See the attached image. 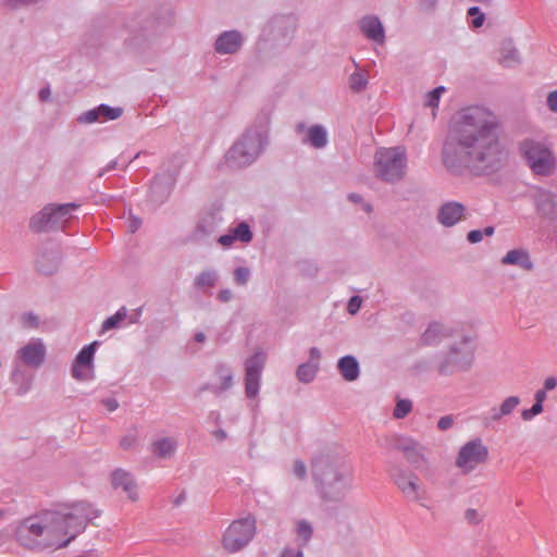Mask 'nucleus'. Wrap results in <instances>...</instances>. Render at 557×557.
Listing matches in <instances>:
<instances>
[{
  "instance_id": "obj_23",
  "label": "nucleus",
  "mask_w": 557,
  "mask_h": 557,
  "mask_svg": "<svg viewBox=\"0 0 557 557\" xmlns=\"http://www.w3.org/2000/svg\"><path fill=\"white\" fill-rule=\"evenodd\" d=\"M337 370L347 382L356 381L360 375V364L358 359L352 355H346L338 359Z\"/></svg>"
},
{
  "instance_id": "obj_53",
  "label": "nucleus",
  "mask_w": 557,
  "mask_h": 557,
  "mask_svg": "<svg viewBox=\"0 0 557 557\" xmlns=\"http://www.w3.org/2000/svg\"><path fill=\"white\" fill-rule=\"evenodd\" d=\"M234 242H236V239H235L234 234H233L232 231H230V233H227V234L221 235L218 238V243L221 244L224 247L232 246L234 244Z\"/></svg>"
},
{
  "instance_id": "obj_19",
  "label": "nucleus",
  "mask_w": 557,
  "mask_h": 557,
  "mask_svg": "<svg viewBox=\"0 0 557 557\" xmlns=\"http://www.w3.org/2000/svg\"><path fill=\"white\" fill-rule=\"evenodd\" d=\"M467 209L459 201H447L443 203L436 214V220L445 227L456 225L462 218H465Z\"/></svg>"
},
{
  "instance_id": "obj_54",
  "label": "nucleus",
  "mask_w": 557,
  "mask_h": 557,
  "mask_svg": "<svg viewBox=\"0 0 557 557\" xmlns=\"http://www.w3.org/2000/svg\"><path fill=\"white\" fill-rule=\"evenodd\" d=\"M440 98L437 94L433 92L432 90L429 91L426 94V100H425V106L426 107H431V108H435L438 106V102H440Z\"/></svg>"
},
{
  "instance_id": "obj_24",
  "label": "nucleus",
  "mask_w": 557,
  "mask_h": 557,
  "mask_svg": "<svg viewBox=\"0 0 557 557\" xmlns=\"http://www.w3.org/2000/svg\"><path fill=\"white\" fill-rule=\"evenodd\" d=\"M219 278L220 275L215 269H205L194 278V287L203 294H209L208 290L216 285Z\"/></svg>"
},
{
  "instance_id": "obj_39",
  "label": "nucleus",
  "mask_w": 557,
  "mask_h": 557,
  "mask_svg": "<svg viewBox=\"0 0 557 557\" xmlns=\"http://www.w3.org/2000/svg\"><path fill=\"white\" fill-rule=\"evenodd\" d=\"M348 81L349 87L354 92H361L368 85V78L366 74L361 72H354L350 74Z\"/></svg>"
},
{
  "instance_id": "obj_43",
  "label": "nucleus",
  "mask_w": 557,
  "mask_h": 557,
  "mask_svg": "<svg viewBox=\"0 0 557 557\" xmlns=\"http://www.w3.org/2000/svg\"><path fill=\"white\" fill-rule=\"evenodd\" d=\"M250 275V270L246 267H238L233 272L234 282L240 286H244L248 283Z\"/></svg>"
},
{
  "instance_id": "obj_59",
  "label": "nucleus",
  "mask_w": 557,
  "mask_h": 557,
  "mask_svg": "<svg viewBox=\"0 0 557 557\" xmlns=\"http://www.w3.org/2000/svg\"><path fill=\"white\" fill-rule=\"evenodd\" d=\"M38 98L41 102H47L51 98V90L49 86L42 87L38 92Z\"/></svg>"
},
{
  "instance_id": "obj_4",
  "label": "nucleus",
  "mask_w": 557,
  "mask_h": 557,
  "mask_svg": "<svg viewBox=\"0 0 557 557\" xmlns=\"http://www.w3.org/2000/svg\"><path fill=\"white\" fill-rule=\"evenodd\" d=\"M263 123L248 127L233 144L225 154L230 168L242 169L250 165L259 157L267 145L268 116H262Z\"/></svg>"
},
{
  "instance_id": "obj_58",
  "label": "nucleus",
  "mask_w": 557,
  "mask_h": 557,
  "mask_svg": "<svg viewBox=\"0 0 557 557\" xmlns=\"http://www.w3.org/2000/svg\"><path fill=\"white\" fill-rule=\"evenodd\" d=\"M101 404L109 410L114 411L119 408V401L115 398H106L101 400Z\"/></svg>"
},
{
  "instance_id": "obj_51",
  "label": "nucleus",
  "mask_w": 557,
  "mask_h": 557,
  "mask_svg": "<svg viewBox=\"0 0 557 557\" xmlns=\"http://www.w3.org/2000/svg\"><path fill=\"white\" fill-rule=\"evenodd\" d=\"M546 103L550 111L557 113V89L547 95Z\"/></svg>"
},
{
  "instance_id": "obj_31",
  "label": "nucleus",
  "mask_w": 557,
  "mask_h": 557,
  "mask_svg": "<svg viewBox=\"0 0 557 557\" xmlns=\"http://www.w3.org/2000/svg\"><path fill=\"white\" fill-rule=\"evenodd\" d=\"M295 532L299 541L298 548L302 549L309 544L313 535V528L309 521L301 519L296 522Z\"/></svg>"
},
{
  "instance_id": "obj_32",
  "label": "nucleus",
  "mask_w": 557,
  "mask_h": 557,
  "mask_svg": "<svg viewBox=\"0 0 557 557\" xmlns=\"http://www.w3.org/2000/svg\"><path fill=\"white\" fill-rule=\"evenodd\" d=\"M319 371V363H313L311 361L301 363L298 366L296 370V377L299 382L308 384L311 383L317 373Z\"/></svg>"
},
{
  "instance_id": "obj_3",
  "label": "nucleus",
  "mask_w": 557,
  "mask_h": 557,
  "mask_svg": "<svg viewBox=\"0 0 557 557\" xmlns=\"http://www.w3.org/2000/svg\"><path fill=\"white\" fill-rule=\"evenodd\" d=\"M311 478L324 503H342L352 488L354 471L345 455L325 450L311 460Z\"/></svg>"
},
{
  "instance_id": "obj_26",
  "label": "nucleus",
  "mask_w": 557,
  "mask_h": 557,
  "mask_svg": "<svg viewBox=\"0 0 557 557\" xmlns=\"http://www.w3.org/2000/svg\"><path fill=\"white\" fill-rule=\"evenodd\" d=\"M502 262L504 264L517 265L525 271H531L533 269V262L531 261L528 251L523 249L509 250L502 259Z\"/></svg>"
},
{
  "instance_id": "obj_2",
  "label": "nucleus",
  "mask_w": 557,
  "mask_h": 557,
  "mask_svg": "<svg viewBox=\"0 0 557 557\" xmlns=\"http://www.w3.org/2000/svg\"><path fill=\"white\" fill-rule=\"evenodd\" d=\"M99 516L100 510L85 500L62 505L24 519L15 530V537L30 550L63 548Z\"/></svg>"
},
{
  "instance_id": "obj_15",
  "label": "nucleus",
  "mask_w": 557,
  "mask_h": 557,
  "mask_svg": "<svg viewBox=\"0 0 557 557\" xmlns=\"http://www.w3.org/2000/svg\"><path fill=\"white\" fill-rule=\"evenodd\" d=\"M47 349L40 338H33L16 351V360L30 369H39L46 360Z\"/></svg>"
},
{
  "instance_id": "obj_49",
  "label": "nucleus",
  "mask_w": 557,
  "mask_h": 557,
  "mask_svg": "<svg viewBox=\"0 0 557 557\" xmlns=\"http://www.w3.org/2000/svg\"><path fill=\"white\" fill-rule=\"evenodd\" d=\"M361 298L359 296H352L347 305V310L350 314H356L361 307Z\"/></svg>"
},
{
  "instance_id": "obj_9",
  "label": "nucleus",
  "mask_w": 557,
  "mask_h": 557,
  "mask_svg": "<svg viewBox=\"0 0 557 557\" xmlns=\"http://www.w3.org/2000/svg\"><path fill=\"white\" fill-rule=\"evenodd\" d=\"M256 518L252 515L234 520L223 533V548L231 554L245 548L256 534Z\"/></svg>"
},
{
  "instance_id": "obj_22",
  "label": "nucleus",
  "mask_w": 557,
  "mask_h": 557,
  "mask_svg": "<svg viewBox=\"0 0 557 557\" xmlns=\"http://www.w3.org/2000/svg\"><path fill=\"white\" fill-rule=\"evenodd\" d=\"M360 29L364 36L377 44H383L385 40L384 27L380 18L375 15L363 16L360 22Z\"/></svg>"
},
{
  "instance_id": "obj_60",
  "label": "nucleus",
  "mask_w": 557,
  "mask_h": 557,
  "mask_svg": "<svg viewBox=\"0 0 557 557\" xmlns=\"http://www.w3.org/2000/svg\"><path fill=\"white\" fill-rule=\"evenodd\" d=\"M310 361L313 363H319L321 358V351L318 347H311L309 350Z\"/></svg>"
},
{
  "instance_id": "obj_21",
  "label": "nucleus",
  "mask_w": 557,
  "mask_h": 557,
  "mask_svg": "<svg viewBox=\"0 0 557 557\" xmlns=\"http://www.w3.org/2000/svg\"><path fill=\"white\" fill-rule=\"evenodd\" d=\"M243 41V35L238 30H226L218 36L214 49L220 54H234L242 48Z\"/></svg>"
},
{
  "instance_id": "obj_45",
  "label": "nucleus",
  "mask_w": 557,
  "mask_h": 557,
  "mask_svg": "<svg viewBox=\"0 0 557 557\" xmlns=\"http://www.w3.org/2000/svg\"><path fill=\"white\" fill-rule=\"evenodd\" d=\"M21 321L23 326L30 329L37 327L39 323L38 317L33 312L23 313L21 317Z\"/></svg>"
},
{
  "instance_id": "obj_48",
  "label": "nucleus",
  "mask_w": 557,
  "mask_h": 557,
  "mask_svg": "<svg viewBox=\"0 0 557 557\" xmlns=\"http://www.w3.org/2000/svg\"><path fill=\"white\" fill-rule=\"evenodd\" d=\"M454 421L455 419L453 414L444 416L437 421V429L441 431H447L453 426Z\"/></svg>"
},
{
  "instance_id": "obj_50",
  "label": "nucleus",
  "mask_w": 557,
  "mask_h": 557,
  "mask_svg": "<svg viewBox=\"0 0 557 557\" xmlns=\"http://www.w3.org/2000/svg\"><path fill=\"white\" fill-rule=\"evenodd\" d=\"M280 557H304V553L300 548L284 547Z\"/></svg>"
},
{
  "instance_id": "obj_40",
  "label": "nucleus",
  "mask_w": 557,
  "mask_h": 557,
  "mask_svg": "<svg viewBox=\"0 0 557 557\" xmlns=\"http://www.w3.org/2000/svg\"><path fill=\"white\" fill-rule=\"evenodd\" d=\"M412 410V403L409 399H398L393 416L396 419H404Z\"/></svg>"
},
{
  "instance_id": "obj_11",
  "label": "nucleus",
  "mask_w": 557,
  "mask_h": 557,
  "mask_svg": "<svg viewBox=\"0 0 557 557\" xmlns=\"http://www.w3.org/2000/svg\"><path fill=\"white\" fill-rule=\"evenodd\" d=\"M389 474L405 498L411 502H419L424 498L425 491L417 474L398 466L391 467Z\"/></svg>"
},
{
  "instance_id": "obj_61",
  "label": "nucleus",
  "mask_w": 557,
  "mask_h": 557,
  "mask_svg": "<svg viewBox=\"0 0 557 557\" xmlns=\"http://www.w3.org/2000/svg\"><path fill=\"white\" fill-rule=\"evenodd\" d=\"M557 386V380L554 376H549L544 382V389L550 391Z\"/></svg>"
},
{
  "instance_id": "obj_27",
  "label": "nucleus",
  "mask_w": 557,
  "mask_h": 557,
  "mask_svg": "<svg viewBox=\"0 0 557 557\" xmlns=\"http://www.w3.org/2000/svg\"><path fill=\"white\" fill-rule=\"evenodd\" d=\"M301 141L315 149L324 148L327 145V132L320 124L312 125L307 129V135Z\"/></svg>"
},
{
  "instance_id": "obj_17",
  "label": "nucleus",
  "mask_w": 557,
  "mask_h": 557,
  "mask_svg": "<svg viewBox=\"0 0 557 557\" xmlns=\"http://www.w3.org/2000/svg\"><path fill=\"white\" fill-rule=\"evenodd\" d=\"M173 185L174 180L171 174H157L149 189V202H151L154 207L164 203L172 193Z\"/></svg>"
},
{
  "instance_id": "obj_37",
  "label": "nucleus",
  "mask_w": 557,
  "mask_h": 557,
  "mask_svg": "<svg viewBox=\"0 0 557 557\" xmlns=\"http://www.w3.org/2000/svg\"><path fill=\"white\" fill-rule=\"evenodd\" d=\"M236 240L248 244L252 240L253 234L249 224L245 221L238 223L234 228L231 230Z\"/></svg>"
},
{
  "instance_id": "obj_8",
  "label": "nucleus",
  "mask_w": 557,
  "mask_h": 557,
  "mask_svg": "<svg viewBox=\"0 0 557 557\" xmlns=\"http://www.w3.org/2000/svg\"><path fill=\"white\" fill-rule=\"evenodd\" d=\"M473 361L474 349L469 338L465 337L449 347L437 370L441 375L449 376L457 372L469 371Z\"/></svg>"
},
{
  "instance_id": "obj_7",
  "label": "nucleus",
  "mask_w": 557,
  "mask_h": 557,
  "mask_svg": "<svg viewBox=\"0 0 557 557\" xmlns=\"http://www.w3.org/2000/svg\"><path fill=\"white\" fill-rule=\"evenodd\" d=\"M406 161L405 151L399 147L380 149L375 153L376 176L387 183L400 181L405 174Z\"/></svg>"
},
{
  "instance_id": "obj_38",
  "label": "nucleus",
  "mask_w": 557,
  "mask_h": 557,
  "mask_svg": "<svg viewBox=\"0 0 557 557\" xmlns=\"http://www.w3.org/2000/svg\"><path fill=\"white\" fill-rule=\"evenodd\" d=\"M127 315V311L125 307L120 308L115 314L107 318L102 323V331L113 330L119 326L120 322H122Z\"/></svg>"
},
{
  "instance_id": "obj_52",
  "label": "nucleus",
  "mask_w": 557,
  "mask_h": 557,
  "mask_svg": "<svg viewBox=\"0 0 557 557\" xmlns=\"http://www.w3.org/2000/svg\"><path fill=\"white\" fill-rule=\"evenodd\" d=\"M483 238V232L481 230H472L467 234V240L470 244L480 243Z\"/></svg>"
},
{
  "instance_id": "obj_34",
  "label": "nucleus",
  "mask_w": 557,
  "mask_h": 557,
  "mask_svg": "<svg viewBox=\"0 0 557 557\" xmlns=\"http://www.w3.org/2000/svg\"><path fill=\"white\" fill-rule=\"evenodd\" d=\"M443 325L438 322H432L428 329L421 335V342L423 345H435L440 343L443 336Z\"/></svg>"
},
{
  "instance_id": "obj_35",
  "label": "nucleus",
  "mask_w": 557,
  "mask_h": 557,
  "mask_svg": "<svg viewBox=\"0 0 557 557\" xmlns=\"http://www.w3.org/2000/svg\"><path fill=\"white\" fill-rule=\"evenodd\" d=\"M214 232L213 218L201 219L193 233V239L196 242H202Z\"/></svg>"
},
{
  "instance_id": "obj_56",
  "label": "nucleus",
  "mask_w": 557,
  "mask_h": 557,
  "mask_svg": "<svg viewBox=\"0 0 557 557\" xmlns=\"http://www.w3.org/2000/svg\"><path fill=\"white\" fill-rule=\"evenodd\" d=\"M136 442V437L133 436V435H125L124 437L121 438L120 441V446L127 450L129 449L131 447H133V445L135 444Z\"/></svg>"
},
{
  "instance_id": "obj_47",
  "label": "nucleus",
  "mask_w": 557,
  "mask_h": 557,
  "mask_svg": "<svg viewBox=\"0 0 557 557\" xmlns=\"http://www.w3.org/2000/svg\"><path fill=\"white\" fill-rule=\"evenodd\" d=\"M293 473L299 479L305 480L307 476V467L301 460H296L293 467Z\"/></svg>"
},
{
  "instance_id": "obj_16",
  "label": "nucleus",
  "mask_w": 557,
  "mask_h": 557,
  "mask_svg": "<svg viewBox=\"0 0 557 557\" xmlns=\"http://www.w3.org/2000/svg\"><path fill=\"white\" fill-rule=\"evenodd\" d=\"M533 200L536 212L557 226V195L542 187L534 188Z\"/></svg>"
},
{
  "instance_id": "obj_1",
  "label": "nucleus",
  "mask_w": 557,
  "mask_h": 557,
  "mask_svg": "<svg viewBox=\"0 0 557 557\" xmlns=\"http://www.w3.org/2000/svg\"><path fill=\"white\" fill-rule=\"evenodd\" d=\"M441 157L454 175L484 176L500 171L508 151L500 139L498 117L483 107L461 110L445 137Z\"/></svg>"
},
{
  "instance_id": "obj_13",
  "label": "nucleus",
  "mask_w": 557,
  "mask_h": 557,
  "mask_svg": "<svg viewBox=\"0 0 557 557\" xmlns=\"http://www.w3.org/2000/svg\"><path fill=\"white\" fill-rule=\"evenodd\" d=\"M62 260L61 248L53 242H47L39 246L35 267L36 270L44 275L54 274Z\"/></svg>"
},
{
  "instance_id": "obj_12",
  "label": "nucleus",
  "mask_w": 557,
  "mask_h": 557,
  "mask_svg": "<svg viewBox=\"0 0 557 557\" xmlns=\"http://www.w3.org/2000/svg\"><path fill=\"white\" fill-rule=\"evenodd\" d=\"M265 358L263 351H256L245 362V394L249 399L256 398L259 394Z\"/></svg>"
},
{
  "instance_id": "obj_20",
  "label": "nucleus",
  "mask_w": 557,
  "mask_h": 557,
  "mask_svg": "<svg viewBox=\"0 0 557 557\" xmlns=\"http://www.w3.org/2000/svg\"><path fill=\"white\" fill-rule=\"evenodd\" d=\"M111 484L114 490L122 488L129 500L138 499V485L131 472L121 468L115 469L111 474Z\"/></svg>"
},
{
  "instance_id": "obj_5",
  "label": "nucleus",
  "mask_w": 557,
  "mask_h": 557,
  "mask_svg": "<svg viewBox=\"0 0 557 557\" xmlns=\"http://www.w3.org/2000/svg\"><path fill=\"white\" fill-rule=\"evenodd\" d=\"M79 207L78 203H48L29 220V230L34 233H50L64 231L72 220V211Z\"/></svg>"
},
{
  "instance_id": "obj_42",
  "label": "nucleus",
  "mask_w": 557,
  "mask_h": 557,
  "mask_svg": "<svg viewBox=\"0 0 557 557\" xmlns=\"http://www.w3.org/2000/svg\"><path fill=\"white\" fill-rule=\"evenodd\" d=\"M77 122L79 124H92V123H96V122H101L100 116H99V112H98V107L82 113L77 117Z\"/></svg>"
},
{
  "instance_id": "obj_18",
  "label": "nucleus",
  "mask_w": 557,
  "mask_h": 557,
  "mask_svg": "<svg viewBox=\"0 0 557 557\" xmlns=\"http://www.w3.org/2000/svg\"><path fill=\"white\" fill-rule=\"evenodd\" d=\"M393 447L404 454L406 460L412 465L416 469L420 468V465L425 461L423 454V446L417 441L409 437H398Z\"/></svg>"
},
{
  "instance_id": "obj_25",
  "label": "nucleus",
  "mask_w": 557,
  "mask_h": 557,
  "mask_svg": "<svg viewBox=\"0 0 557 557\" xmlns=\"http://www.w3.org/2000/svg\"><path fill=\"white\" fill-rule=\"evenodd\" d=\"M520 404L518 396L507 397L499 406V408L493 407L490 410V416L485 418L486 424L491 422L499 421L503 417L509 416L516 407Z\"/></svg>"
},
{
  "instance_id": "obj_14",
  "label": "nucleus",
  "mask_w": 557,
  "mask_h": 557,
  "mask_svg": "<svg viewBox=\"0 0 557 557\" xmlns=\"http://www.w3.org/2000/svg\"><path fill=\"white\" fill-rule=\"evenodd\" d=\"M99 342L95 341L84 346L76 355L72 364L71 375L77 381L94 379V357Z\"/></svg>"
},
{
  "instance_id": "obj_41",
  "label": "nucleus",
  "mask_w": 557,
  "mask_h": 557,
  "mask_svg": "<svg viewBox=\"0 0 557 557\" xmlns=\"http://www.w3.org/2000/svg\"><path fill=\"white\" fill-rule=\"evenodd\" d=\"M468 15L472 17L471 25L473 28H480L485 22V14L481 12L479 7L468 9Z\"/></svg>"
},
{
  "instance_id": "obj_46",
  "label": "nucleus",
  "mask_w": 557,
  "mask_h": 557,
  "mask_svg": "<svg viewBox=\"0 0 557 557\" xmlns=\"http://www.w3.org/2000/svg\"><path fill=\"white\" fill-rule=\"evenodd\" d=\"M465 519L468 521V523L476 525L482 521V516L479 513L476 509L469 508L465 512Z\"/></svg>"
},
{
  "instance_id": "obj_44",
  "label": "nucleus",
  "mask_w": 557,
  "mask_h": 557,
  "mask_svg": "<svg viewBox=\"0 0 557 557\" xmlns=\"http://www.w3.org/2000/svg\"><path fill=\"white\" fill-rule=\"evenodd\" d=\"M438 0H419V9L426 14H434Z\"/></svg>"
},
{
  "instance_id": "obj_62",
  "label": "nucleus",
  "mask_w": 557,
  "mask_h": 557,
  "mask_svg": "<svg viewBox=\"0 0 557 557\" xmlns=\"http://www.w3.org/2000/svg\"><path fill=\"white\" fill-rule=\"evenodd\" d=\"M535 416H537L532 408H529V409H523L521 411V418L522 420L524 421H530L532 420Z\"/></svg>"
},
{
  "instance_id": "obj_63",
  "label": "nucleus",
  "mask_w": 557,
  "mask_h": 557,
  "mask_svg": "<svg viewBox=\"0 0 557 557\" xmlns=\"http://www.w3.org/2000/svg\"><path fill=\"white\" fill-rule=\"evenodd\" d=\"M545 399H546V391L544 388L536 391V393L534 395V400L536 403L543 404Z\"/></svg>"
},
{
  "instance_id": "obj_55",
  "label": "nucleus",
  "mask_w": 557,
  "mask_h": 557,
  "mask_svg": "<svg viewBox=\"0 0 557 557\" xmlns=\"http://www.w3.org/2000/svg\"><path fill=\"white\" fill-rule=\"evenodd\" d=\"M216 299L221 302H228L233 299V292L228 288L221 289L216 295Z\"/></svg>"
},
{
  "instance_id": "obj_57",
  "label": "nucleus",
  "mask_w": 557,
  "mask_h": 557,
  "mask_svg": "<svg viewBox=\"0 0 557 557\" xmlns=\"http://www.w3.org/2000/svg\"><path fill=\"white\" fill-rule=\"evenodd\" d=\"M141 225V220L137 216L131 215L128 219V231L135 233Z\"/></svg>"
},
{
  "instance_id": "obj_29",
  "label": "nucleus",
  "mask_w": 557,
  "mask_h": 557,
  "mask_svg": "<svg viewBox=\"0 0 557 557\" xmlns=\"http://www.w3.org/2000/svg\"><path fill=\"white\" fill-rule=\"evenodd\" d=\"M215 374L221 380V385L219 387H212V393L219 395L220 393L227 391L233 385V372L230 367L225 363H218L215 366Z\"/></svg>"
},
{
  "instance_id": "obj_6",
  "label": "nucleus",
  "mask_w": 557,
  "mask_h": 557,
  "mask_svg": "<svg viewBox=\"0 0 557 557\" xmlns=\"http://www.w3.org/2000/svg\"><path fill=\"white\" fill-rule=\"evenodd\" d=\"M519 151L535 175L549 176L555 172V156L545 144L527 138L519 144Z\"/></svg>"
},
{
  "instance_id": "obj_33",
  "label": "nucleus",
  "mask_w": 557,
  "mask_h": 557,
  "mask_svg": "<svg viewBox=\"0 0 557 557\" xmlns=\"http://www.w3.org/2000/svg\"><path fill=\"white\" fill-rule=\"evenodd\" d=\"M520 63V57L518 50L512 47L511 42H507L503 46L499 57V64L504 67H512Z\"/></svg>"
},
{
  "instance_id": "obj_28",
  "label": "nucleus",
  "mask_w": 557,
  "mask_h": 557,
  "mask_svg": "<svg viewBox=\"0 0 557 557\" xmlns=\"http://www.w3.org/2000/svg\"><path fill=\"white\" fill-rule=\"evenodd\" d=\"M177 448V442L172 437H163L151 444L152 453L162 459L171 458Z\"/></svg>"
},
{
  "instance_id": "obj_30",
  "label": "nucleus",
  "mask_w": 557,
  "mask_h": 557,
  "mask_svg": "<svg viewBox=\"0 0 557 557\" xmlns=\"http://www.w3.org/2000/svg\"><path fill=\"white\" fill-rule=\"evenodd\" d=\"M11 381L17 385V394L24 395L26 394L32 386V379L28 376L24 370L16 364L11 373Z\"/></svg>"
},
{
  "instance_id": "obj_10",
  "label": "nucleus",
  "mask_w": 557,
  "mask_h": 557,
  "mask_svg": "<svg viewBox=\"0 0 557 557\" xmlns=\"http://www.w3.org/2000/svg\"><path fill=\"white\" fill-rule=\"evenodd\" d=\"M487 459L488 448L482 443L481 438L476 437L460 447L455 463L463 474H468L478 465L485 463Z\"/></svg>"
},
{
  "instance_id": "obj_64",
  "label": "nucleus",
  "mask_w": 557,
  "mask_h": 557,
  "mask_svg": "<svg viewBox=\"0 0 557 557\" xmlns=\"http://www.w3.org/2000/svg\"><path fill=\"white\" fill-rule=\"evenodd\" d=\"M116 164H117L116 160L111 161V162H110V163H109V164H108L103 170H101V171L98 173V175H97V176H98V177H102V176L104 175V173H106V172H109V171H111V170L115 169Z\"/></svg>"
},
{
  "instance_id": "obj_36",
  "label": "nucleus",
  "mask_w": 557,
  "mask_h": 557,
  "mask_svg": "<svg viewBox=\"0 0 557 557\" xmlns=\"http://www.w3.org/2000/svg\"><path fill=\"white\" fill-rule=\"evenodd\" d=\"M123 108L121 107H110L108 104L101 103L98 106V112L101 122L102 121H114L122 116Z\"/></svg>"
}]
</instances>
